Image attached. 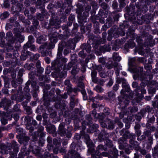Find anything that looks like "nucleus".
I'll list each match as a JSON object with an SVG mask.
<instances>
[{"label":"nucleus","instance_id":"38","mask_svg":"<svg viewBox=\"0 0 158 158\" xmlns=\"http://www.w3.org/2000/svg\"><path fill=\"white\" fill-rule=\"evenodd\" d=\"M65 84L67 85H69L70 84V81L69 80H66L64 82Z\"/></svg>","mask_w":158,"mask_h":158},{"label":"nucleus","instance_id":"35","mask_svg":"<svg viewBox=\"0 0 158 158\" xmlns=\"http://www.w3.org/2000/svg\"><path fill=\"white\" fill-rule=\"evenodd\" d=\"M42 119L40 115H38L36 117V119L38 121H41Z\"/></svg>","mask_w":158,"mask_h":158},{"label":"nucleus","instance_id":"15","mask_svg":"<svg viewBox=\"0 0 158 158\" xmlns=\"http://www.w3.org/2000/svg\"><path fill=\"white\" fill-rule=\"evenodd\" d=\"M62 48H58L59 52H58V53L57 54V57L58 58H60L61 57V56L62 55L61 51H62Z\"/></svg>","mask_w":158,"mask_h":158},{"label":"nucleus","instance_id":"33","mask_svg":"<svg viewBox=\"0 0 158 158\" xmlns=\"http://www.w3.org/2000/svg\"><path fill=\"white\" fill-rule=\"evenodd\" d=\"M12 85L13 87H16L17 86V84L15 81H13L12 82Z\"/></svg>","mask_w":158,"mask_h":158},{"label":"nucleus","instance_id":"31","mask_svg":"<svg viewBox=\"0 0 158 158\" xmlns=\"http://www.w3.org/2000/svg\"><path fill=\"white\" fill-rule=\"evenodd\" d=\"M91 8V6L89 5H88L85 8V10L86 11H89L90 10Z\"/></svg>","mask_w":158,"mask_h":158},{"label":"nucleus","instance_id":"64","mask_svg":"<svg viewBox=\"0 0 158 158\" xmlns=\"http://www.w3.org/2000/svg\"><path fill=\"white\" fill-rule=\"evenodd\" d=\"M10 135L11 138H13L14 137V135L13 134H10Z\"/></svg>","mask_w":158,"mask_h":158},{"label":"nucleus","instance_id":"58","mask_svg":"<svg viewBox=\"0 0 158 158\" xmlns=\"http://www.w3.org/2000/svg\"><path fill=\"white\" fill-rule=\"evenodd\" d=\"M5 34L3 32H0V35L1 36V37H3L4 36Z\"/></svg>","mask_w":158,"mask_h":158},{"label":"nucleus","instance_id":"49","mask_svg":"<svg viewBox=\"0 0 158 158\" xmlns=\"http://www.w3.org/2000/svg\"><path fill=\"white\" fill-rule=\"evenodd\" d=\"M141 93L143 94H144L146 93V90L144 89H143L141 90Z\"/></svg>","mask_w":158,"mask_h":158},{"label":"nucleus","instance_id":"5","mask_svg":"<svg viewBox=\"0 0 158 158\" xmlns=\"http://www.w3.org/2000/svg\"><path fill=\"white\" fill-rule=\"evenodd\" d=\"M28 41L24 46L23 48L24 49H27L28 48L29 46V45H28L30 44V45L34 41V39L32 36H28Z\"/></svg>","mask_w":158,"mask_h":158},{"label":"nucleus","instance_id":"42","mask_svg":"<svg viewBox=\"0 0 158 158\" xmlns=\"http://www.w3.org/2000/svg\"><path fill=\"white\" fill-rule=\"evenodd\" d=\"M113 81L112 80H110L108 83V85L110 86H111L113 84Z\"/></svg>","mask_w":158,"mask_h":158},{"label":"nucleus","instance_id":"6","mask_svg":"<svg viewBox=\"0 0 158 158\" xmlns=\"http://www.w3.org/2000/svg\"><path fill=\"white\" fill-rule=\"evenodd\" d=\"M114 66L115 67V69L116 71L115 73L117 75L119 74V71L122 69V66L119 64L117 63H115Z\"/></svg>","mask_w":158,"mask_h":158},{"label":"nucleus","instance_id":"40","mask_svg":"<svg viewBox=\"0 0 158 158\" xmlns=\"http://www.w3.org/2000/svg\"><path fill=\"white\" fill-rule=\"evenodd\" d=\"M70 122V120L69 119H66L65 120V123L66 124H69Z\"/></svg>","mask_w":158,"mask_h":158},{"label":"nucleus","instance_id":"19","mask_svg":"<svg viewBox=\"0 0 158 158\" xmlns=\"http://www.w3.org/2000/svg\"><path fill=\"white\" fill-rule=\"evenodd\" d=\"M100 76L102 78H105L106 77L107 75L106 73L102 72L100 73Z\"/></svg>","mask_w":158,"mask_h":158},{"label":"nucleus","instance_id":"22","mask_svg":"<svg viewBox=\"0 0 158 158\" xmlns=\"http://www.w3.org/2000/svg\"><path fill=\"white\" fill-rule=\"evenodd\" d=\"M103 146L101 144L99 145L97 148V149L99 151L102 150L103 149Z\"/></svg>","mask_w":158,"mask_h":158},{"label":"nucleus","instance_id":"1","mask_svg":"<svg viewBox=\"0 0 158 158\" xmlns=\"http://www.w3.org/2000/svg\"><path fill=\"white\" fill-rule=\"evenodd\" d=\"M49 37L51 44L48 45L46 43H45L40 46L39 48V52L42 54L43 56L45 55V54L44 53L45 51V48L48 49L53 48H54L55 44L57 42L56 37L51 36H50Z\"/></svg>","mask_w":158,"mask_h":158},{"label":"nucleus","instance_id":"20","mask_svg":"<svg viewBox=\"0 0 158 158\" xmlns=\"http://www.w3.org/2000/svg\"><path fill=\"white\" fill-rule=\"evenodd\" d=\"M125 0H119V2L120 3V6L121 7H123L125 6V4L123 2Z\"/></svg>","mask_w":158,"mask_h":158},{"label":"nucleus","instance_id":"11","mask_svg":"<svg viewBox=\"0 0 158 158\" xmlns=\"http://www.w3.org/2000/svg\"><path fill=\"white\" fill-rule=\"evenodd\" d=\"M45 40V37L43 36H41L38 38L37 41L39 44H41L42 42L44 41Z\"/></svg>","mask_w":158,"mask_h":158},{"label":"nucleus","instance_id":"50","mask_svg":"<svg viewBox=\"0 0 158 158\" xmlns=\"http://www.w3.org/2000/svg\"><path fill=\"white\" fill-rule=\"evenodd\" d=\"M81 92L83 95H85V94H86L85 91L84 90H82L81 91Z\"/></svg>","mask_w":158,"mask_h":158},{"label":"nucleus","instance_id":"13","mask_svg":"<svg viewBox=\"0 0 158 158\" xmlns=\"http://www.w3.org/2000/svg\"><path fill=\"white\" fill-rule=\"evenodd\" d=\"M97 83L98 84H99L101 85H102L105 81L103 79H97L96 81H94Z\"/></svg>","mask_w":158,"mask_h":158},{"label":"nucleus","instance_id":"48","mask_svg":"<svg viewBox=\"0 0 158 158\" xmlns=\"http://www.w3.org/2000/svg\"><path fill=\"white\" fill-rule=\"evenodd\" d=\"M29 140V138L27 137H26L24 139V140L25 142H27Z\"/></svg>","mask_w":158,"mask_h":158},{"label":"nucleus","instance_id":"52","mask_svg":"<svg viewBox=\"0 0 158 158\" xmlns=\"http://www.w3.org/2000/svg\"><path fill=\"white\" fill-rule=\"evenodd\" d=\"M45 60L46 61V62L48 64L50 63L49 59L48 58H46L45 59Z\"/></svg>","mask_w":158,"mask_h":158},{"label":"nucleus","instance_id":"8","mask_svg":"<svg viewBox=\"0 0 158 158\" xmlns=\"http://www.w3.org/2000/svg\"><path fill=\"white\" fill-rule=\"evenodd\" d=\"M94 89L98 93H102L104 91V89L99 85L96 86L94 88Z\"/></svg>","mask_w":158,"mask_h":158},{"label":"nucleus","instance_id":"54","mask_svg":"<svg viewBox=\"0 0 158 158\" xmlns=\"http://www.w3.org/2000/svg\"><path fill=\"white\" fill-rule=\"evenodd\" d=\"M122 74L124 75V76H127V73L126 72L124 71H122Z\"/></svg>","mask_w":158,"mask_h":158},{"label":"nucleus","instance_id":"32","mask_svg":"<svg viewBox=\"0 0 158 158\" xmlns=\"http://www.w3.org/2000/svg\"><path fill=\"white\" fill-rule=\"evenodd\" d=\"M138 86V84L136 82H133L132 84V86L133 88H136Z\"/></svg>","mask_w":158,"mask_h":158},{"label":"nucleus","instance_id":"46","mask_svg":"<svg viewBox=\"0 0 158 158\" xmlns=\"http://www.w3.org/2000/svg\"><path fill=\"white\" fill-rule=\"evenodd\" d=\"M151 99V98L150 96H146L145 97V99L147 101L150 100Z\"/></svg>","mask_w":158,"mask_h":158},{"label":"nucleus","instance_id":"17","mask_svg":"<svg viewBox=\"0 0 158 158\" xmlns=\"http://www.w3.org/2000/svg\"><path fill=\"white\" fill-rule=\"evenodd\" d=\"M28 45H29L28 48H29L31 50L35 51L36 50V48L34 45H31V44L30 45V44H28Z\"/></svg>","mask_w":158,"mask_h":158},{"label":"nucleus","instance_id":"7","mask_svg":"<svg viewBox=\"0 0 158 158\" xmlns=\"http://www.w3.org/2000/svg\"><path fill=\"white\" fill-rule=\"evenodd\" d=\"M113 59L115 61H119L121 60V58L116 52H114L113 56Z\"/></svg>","mask_w":158,"mask_h":158},{"label":"nucleus","instance_id":"16","mask_svg":"<svg viewBox=\"0 0 158 158\" xmlns=\"http://www.w3.org/2000/svg\"><path fill=\"white\" fill-rule=\"evenodd\" d=\"M12 116L15 120H18L19 118V116L17 114H14Z\"/></svg>","mask_w":158,"mask_h":158},{"label":"nucleus","instance_id":"25","mask_svg":"<svg viewBox=\"0 0 158 158\" xmlns=\"http://www.w3.org/2000/svg\"><path fill=\"white\" fill-rule=\"evenodd\" d=\"M118 6V4L117 2H114L113 3L112 6L113 8L114 9H115L117 8V7Z\"/></svg>","mask_w":158,"mask_h":158},{"label":"nucleus","instance_id":"24","mask_svg":"<svg viewBox=\"0 0 158 158\" xmlns=\"http://www.w3.org/2000/svg\"><path fill=\"white\" fill-rule=\"evenodd\" d=\"M119 85L118 84H115L113 86V89L115 91H117L118 89Z\"/></svg>","mask_w":158,"mask_h":158},{"label":"nucleus","instance_id":"18","mask_svg":"<svg viewBox=\"0 0 158 158\" xmlns=\"http://www.w3.org/2000/svg\"><path fill=\"white\" fill-rule=\"evenodd\" d=\"M26 149V147L24 146L22 148H21V152L22 153V155H24L26 153H25Z\"/></svg>","mask_w":158,"mask_h":158},{"label":"nucleus","instance_id":"29","mask_svg":"<svg viewBox=\"0 0 158 158\" xmlns=\"http://www.w3.org/2000/svg\"><path fill=\"white\" fill-rule=\"evenodd\" d=\"M25 4L27 6H29L30 4V2L29 0H26L25 2Z\"/></svg>","mask_w":158,"mask_h":158},{"label":"nucleus","instance_id":"4","mask_svg":"<svg viewBox=\"0 0 158 158\" xmlns=\"http://www.w3.org/2000/svg\"><path fill=\"white\" fill-rule=\"evenodd\" d=\"M59 134L62 136H65L66 135V132L64 129V126L63 123H61L59 127Z\"/></svg>","mask_w":158,"mask_h":158},{"label":"nucleus","instance_id":"36","mask_svg":"<svg viewBox=\"0 0 158 158\" xmlns=\"http://www.w3.org/2000/svg\"><path fill=\"white\" fill-rule=\"evenodd\" d=\"M40 61L39 60L37 61L36 63V66L37 67L39 68L40 67Z\"/></svg>","mask_w":158,"mask_h":158},{"label":"nucleus","instance_id":"34","mask_svg":"<svg viewBox=\"0 0 158 158\" xmlns=\"http://www.w3.org/2000/svg\"><path fill=\"white\" fill-rule=\"evenodd\" d=\"M69 52V51L68 49H65L64 50V55H66Z\"/></svg>","mask_w":158,"mask_h":158},{"label":"nucleus","instance_id":"43","mask_svg":"<svg viewBox=\"0 0 158 158\" xmlns=\"http://www.w3.org/2000/svg\"><path fill=\"white\" fill-rule=\"evenodd\" d=\"M88 94L90 95H91L93 94V93L91 90H88Z\"/></svg>","mask_w":158,"mask_h":158},{"label":"nucleus","instance_id":"28","mask_svg":"<svg viewBox=\"0 0 158 158\" xmlns=\"http://www.w3.org/2000/svg\"><path fill=\"white\" fill-rule=\"evenodd\" d=\"M52 138L50 136H48L47 138V141L48 143H50L52 142Z\"/></svg>","mask_w":158,"mask_h":158},{"label":"nucleus","instance_id":"61","mask_svg":"<svg viewBox=\"0 0 158 158\" xmlns=\"http://www.w3.org/2000/svg\"><path fill=\"white\" fill-rule=\"evenodd\" d=\"M72 74H75L76 73L75 72L74 69H73V70H72Z\"/></svg>","mask_w":158,"mask_h":158},{"label":"nucleus","instance_id":"39","mask_svg":"<svg viewBox=\"0 0 158 158\" xmlns=\"http://www.w3.org/2000/svg\"><path fill=\"white\" fill-rule=\"evenodd\" d=\"M102 6L104 9H105L106 8L107 5L106 3H103L102 4Z\"/></svg>","mask_w":158,"mask_h":158},{"label":"nucleus","instance_id":"45","mask_svg":"<svg viewBox=\"0 0 158 158\" xmlns=\"http://www.w3.org/2000/svg\"><path fill=\"white\" fill-rule=\"evenodd\" d=\"M16 20L15 18H11L10 19V21L11 23H13L14 21Z\"/></svg>","mask_w":158,"mask_h":158},{"label":"nucleus","instance_id":"41","mask_svg":"<svg viewBox=\"0 0 158 158\" xmlns=\"http://www.w3.org/2000/svg\"><path fill=\"white\" fill-rule=\"evenodd\" d=\"M102 156H106L108 155V153L106 152H103L101 154Z\"/></svg>","mask_w":158,"mask_h":158},{"label":"nucleus","instance_id":"60","mask_svg":"<svg viewBox=\"0 0 158 158\" xmlns=\"http://www.w3.org/2000/svg\"><path fill=\"white\" fill-rule=\"evenodd\" d=\"M26 108L27 109H28V110H29V113H31V110L30 109V108L28 107H26Z\"/></svg>","mask_w":158,"mask_h":158},{"label":"nucleus","instance_id":"30","mask_svg":"<svg viewBox=\"0 0 158 158\" xmlns=\"http://www.w3.org/2000/svg\"><path fill=\"white\" fill-rule=\"evenodd\" d=\"M20 39L19 40V41L20 42H22L24 40V37L22 35L20 36Z\"/></svg>","mask_w":158,"mask_h":158},{"label":"nucleus","instance_id":"44","mask_svg":"<svg viewBox=\"0 0 158 158\" xmlns=\"http://www.w3.org/2000/svg\"><path fill=\"white\" fill-rule=\"evenodd\" d=\"M32 123L34 125H36L37 124V122L35 120H32Z\"/></svg>","mask_w":158,"mask_h":158},{"label":"nucleus","instance_id":"63","mask_svg":"<svg viewBox=\"0 0 158 158\" xmlns=\"http://www.w3.org/2000/svg\"><path fill=\"white\" fill-rule=\"evenodd\" d=\"M24 13L25 14H26V13L27 14V16L28 15V11H27V10L25 11Z\"/></svg>","mask_w":158,"mask_h":158},{"label":"nucleus","instance_id":"9","mask_svg":"<svg viewBox=\"0 0 158 158\" xmlns=\"http://www.w3.org/2000/svg\"><path fill=\"white\" fill-rule=\"evenodd\" d=\"M97 73L96 71H93L91 73L92 80L93 82L96 81L97 78L96 77Z\"/></svg>","mask_w":158,"mask_h":158},{"label":"nucleus","instance_id":"2","mask_svg":"<svg viewBox=\"0 0 158 158\" xmlns=\"http://www.w3.org/2000/svg\"><path fill=\"white\" fill-rule=\"evenodd\" d=\"M12 147H14L15 148L14 149V153L13 154L12 152L10 153V155H11V158L14 157L16 156V154L18 152L19 149L18 146L15 141H13L12 142Z\"/></svg>","mask_w":158,"mask_h":158},{"label":"nucleus","instance_id":"62","mask_svg":"<svg viewBox=\"0 0 158 158\" xmlns=\"http://www.w3.org/2000/svg\"><path fill=\"white\" fill-rule=\"evenodd\" d=\"M106 32L103 33L102 34V35H103V36H105V37H106Z\"/></svg>","mask_w":158,"mask_h":158},{"label":"nucleus","instance_id":"10","mask_svg":"<svg viewBox=\"0 0 158 158\" xmlns=\"http://www.w3.org/2000/svg\"><path fill=\"white\" fill-rule=\"evenodd\" d=\"M9 15V13L7 12H5L1 15L0 18L1 19H4L7 18Z\"/></svg>","mask_w":158,"mask_h":158},{"label":"nucleus","instance_id":"12","mask_svg":"<svg viewBox=\"0 0 158 158\" xmlns=\"http://www.w3.org/2000/svg\"><path fill=\"white\" fill-rule=\"evenodd\" d=\"M6 117H8L6 116V115L5 114L4 115V118H2L1 119V123L4 125H5L7 123V120L4 118Z\"/></svg>","mask_w":158,"mask_h":158},{"label":"nucleus","instance_id":"14","mask_svg":"<svg viewBox=\"0 0 158 158\" xmlns=\"http://www.w3.org/2000/svg\"><path fill=\"white\" fill-rule=\"evenodd\" d=\"M105 68L104 65L103 64H101L100 65H99L97 67V70L99 72L102 71Z\"/></svg>","mask_w":158,"mask_h":158},{"label":"nucleus","instance_id":"3","mask_svg":"<svg viewBox=\"0 0 158 158\" xmlns=\"http://www.w3.org/2000/svg\"><path fill=\"white\" fill-rule=\"evenodd\" d=\"M117 81L118 83H122V87L123 88H128V84L124 78H118L117 79Z\"/></svg>","mask_w":158,"mask_h":158},{"label":"nucleus","instance_id":"47","mask_svg":"<svg viewBox=\"0 0 158 158\" xmlns=\"http://www.w3.org/2000/svg\"><path fill=\"white\" fill-rule=\"evenodd\" d=\"M39 57V55L38 54H35L34 56V58H35V60H36Z\"/></svg>","mask_w":158,"mask_h":158},{"label":"nucleus","instance_id":"26","mask_svg":"<svg viewBox=\"0 0 158 158\" xmlns=\"http://www.w3.org/2000/svg\"><path fill=\"white\" fill-rule=\"evenodd\" d=\"M130 99V97H127V98L125 99V101H124V103H126V105L128 104L129 102V100Z\"/></svg>","mask_w":158,"mask_h":158},{"label":"nucleus","instance_id":"23","mask_svg":"<svg viewBox=\"0 0 158 158\" xmlns=\"http://www.w3.org/2000/svg\"><path fill=\"white\" fill-rule=\"evenodd\" d=\"M78 86L82 89H83L85 87L84 84L83 83L81 82L79 83L78 85Z\"/></svg>","mask_w":158,"mask_h":158},{"label":"nucleus","instance_id":"21","mask_svg":"<svg viewBox=\"0 0 158 158\" xmlns=\"http://www.w3.org/2000/svg\"><path fill=\"white\" fill-rule=\"evenodd\" d=\"M95 98L99 100H102L103 99V97L102 96H100L99 94L97 95Z\"/></svg>","mask_w":158,"mask_h":158},{"label":"nucleus","instance_id":"53","mask_svg":"<svg viewBox=\"0 0 158 158\" xmlns=\"http://www.w3.org/2000/svg\"><path fill=\"white\" fill-rule=\"evenodd\" d=\"M83 98L84 100H86L87 99V97L86 96V94L85 95H83Z\"/></svg>","mask_w":158,"mask_h":158},{"label":"nucleus","instance_id":"57","mask_svg":"<svg viewBox=\"0 0 158 158\" xmlns=\"http://www.w3.org/2000/svg\"><path fill=\"white\" fill-rule=\"evenodd\" d=\"M119 125L121 127H122L123 126V124L121 122L119 123Z\"/></svg>","mask_w":158,"mask_h":158},{"label":"nucleus","instance_id":"56","mask_svg":"<svg viewBox=\"0 0 158 158\" xmlns=\"http://www.w3.org/2000/svg\"><path fill=\"white\" fill-rule=\"evenodd\" d=\"M83 54V52L82 51H80L79 53V55L81 56V55Z\"/></svg>","mask_w":158,"mask_h":158},{"label":"nucleus","instance_id":"59","mask_svg":"<svg viewBox=\"0 0 158 158\" xmlns=\"http://www.w3.org/2000/svg\"><path fill=\"white\" fill-rule=\"evenodd\" d=\"M126 127L127 128H128L130 127V126L128 124H127L126 125Z\"/></svg>","mask_w":158,"mask_h":158},{"label":"nucleus","instance_id":"55","mask_svg":"<svg viewBox=\"0 0 158 158\" xmlns=\"http://www.w3.org/2000/svg\"><path fill=\"white\" fill-rule=\"evenodd\" d=\"M62 61L64 62H66L67 61V59L65 58H63L62 59Z\"/></svg>","mask_w":158,"mask_h":158},{"label":"nucleus","instance_id":"51","mask_svg":"<svg viewBox=\"0 0 158 158\" xmlns=\"http://www.w3.org/2000/svg\"><path fill=\"white\" fill-rule=\"evenodd\" d=\"M24 90L26 91H29L28 89V87L27 86H26L24 88Z\"/></svg>","mask_w":158,"mask_h":158},{"label":"nucleus","instance_id":"27","mask_svg":"<svg viewBox=\"0 0 158 158\" xmlns=\"http://www.w3.org/2000/svg\"><path fill=\"white\" fill-rule=\"evenodd\" d=\"M144 67L145 69L147 70H150L152 69L150 65L148 64L145 65Z\"/></svg>","mask_w":158,"mask_h":158},{"label":"nucleus","instance_id":"37","mask_svg":"<svg viewBox=\"0 0 158 158\" xmlns=\"http://www.w3.org/2000/svg\"><path fill=\"white\" fill-rule=\"evenodd\" d=\"M86 143L88 146L89 145H90L91 143H91L90 140L89 139V137L87 142H86Z\"/></svg>","mask_w":158,"mask_h":158}]
</instances>
